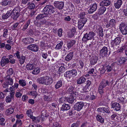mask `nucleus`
I'll use <instances>...</instances> for the list:
<instances>
[{"label":"nucleus","mask_w":127,"mask_h":127,"mask_svg":"<svg viewBox=\"0 0 127 127\" xmlns=\"http://www.w3.org/2000/svg\"><path fill=\"white\" fill-rule=\"evenodd\" d=\"M37 82L40 84L48 85L52 83L53 80L52 78L46 76L38 78L37 79Z\"/></svg>","instance_id":"1"},{"label":"nucleus","mask_w":127,"mask_h":127,"mask_svg":"<svg viewBox=\"0 0 127 127\" xmlns=\"http://www.w3.org/2000/svg\"><path fill=\"white\" fill-rule=\"evenodd\" d=\"M110 85V83L108 80L103 79L100 83L98 87V91L99 93L101 95L104 93V88L107 86H109Z\"/></svg>","instance_id":"2"},{"label":"nucleus","mask_w":127,"mask_h":127,"mask_svg":"<svg viewBox=\"0 0 127 127\" xmlns=\"http://www.w3.org/2000/svg\"><path fill=\"white\" fill-rule=\"evenodd\" d=\"M55 8L53 5H47L44 7L42 12L48 17L49 15L55 12Z\"/></svg>","instance_id":"3"},{"label":"nucleus","mask_w":127,"mask_h":127,"mask_svg":"<svg viewBox=\"0 0 127 127\" xmlns=\"http://www.w3.org/2000/svg\"><path fill=\"white\" fill-rule=\"evenodd\" d=\"M95 35V33L93 31H91L88 33L86 32L84 34L82 38V40L83 42H87L88 40L92 39L94 41L95 40L94 36Z\"/></svg>","instance_id":"4"},{"label":"nucleus","mask_w":127,"mask_h":127,"mask_svg":"<svg viewBox=\"0 0 127 127\" xmlns=\"http://www.w3.org/2000/svg\"><path fill=\"white\" fill-rule=\"evenodd\" d=\"M77 71L75 69H72L66 71L64 74V77L66 78L70 79L75 77L77 75Z\"/></svg>","instance_id":"5"},{"label":"nucleus","mask_w":127,"mask_h":127,"mask_svg":"<svg viewBox=\"0 0 127 127\" xmlns=\"http://www.w3.org/2000/svg\"><path fill=\"white\" fill-rule=\"evenodd\" d=\"M111 38L112 41L111 44L112 47L113 48H116L117 45H119L121 42V38L120 37H115L114 35H113Z\"/></svg>","instance_id":"6"},{"label":"nucleus","mask_w":127,"mask_h":127,"mask_svg":"<svg viewBox=\"0 0 127 127\" xmlns=\"http://www.w3.org/2000/svg\"><path fill=\"white\" fill-rule=\"evenodd\" d=\"M20 9L18 7H15L12 10L11 13L13 19L16 20L19 16L20 15Z\"/></svg>","instance_id":"7"},{"label":"nucleus","mask_w":127,"mask_h":127,"mask_svg":"<svg viewBox=\"0 0 127 127\" xmlns=\"http://www.w3.org/2000/svg\"><path fill=\"white\" fill-rule=\"evenodd\" d=\"M86 105V103L84 101L78 102L74 105L73 108L74 110L77 111H79Z\"/></svg>","instance_id":"8"},{"label":"nucleus","mask_w":127,"mask_h":127,"mask_svg":"<svg viewBox=\"0 0 127 127\" xmlns=\"http://www.w3.org/2000/svg\"><path fill=\"white\" fill-rule=\"evenodd\" d=\"M115 65H116V63L115 62L113 63L110 65L109 63L106 62L104 64V68L105 69H106L107 72H109L112 70L114 69Z\"/></svg>","instance_id":"9"},{"label":"nucleus","mask_w":127,"mask_h":127,"mask_svg":"<svg viewBox=\"0 0 127 127\" xmlns=\"http://www.w3.org/2000/svg\"><path fill=\"white\" fill-rule=\"evenodd\" d=\"M108 50L107 47L104 46L99 50V54L102 57H105L107 55H109L110 53V51L109 54H108Z\"/></svg>","instance_id":"10"},{"label":"nucleus","mask_w":127,"mask_h":127,"mask_svg":"<svg viewBox=\"0 0 127 127\" xmlns=\"http://www.w3.org/2000/svg\"><path fill=\"white\" fill-rule=\"evenodd\" d=\"M119 29L123 35L127 34V26L124 23L122 22L120 24Z\"/></svg>","instance_id":"11"},{"label":"nucleus","mask_w":127,"mask_h":127,"mask_svg":"<svg viewBox=\"0 0 127 127\" xmlns=\"http://www.w3.org/2000/svg\"><path fill=\"white\" fill-rule=\"evenodd\" d=\"M86 15V13L83 11L79 12L78 13V17L80 19V20L87 22V20L85 17Z\"/></svg>","instance_id":"12"},{"label":"nucleus","mask_w":127,"mask_h":127,"mask_svg":"<svg viewBox=\"0 0 127 127\" xmlns=\"http://www.w3.org/2000/svg\"><path fill=\"white\" fill-rule=\"evenodd\" d=\"M116 21L115 19H111L110 20L109 23H108L106 25V27L107 28L109 27H110L111 28L114 27L116 26Z\"/></svg>","instance_id":"13"},{"label":"nucleus","mask_w":127,"mask_h":127,"mask_svg":"<svg viewBox=\"0 0 127 127\" xmlns=\"http://www.w3.org/2000/svg\"><path fill=\"white\" fill-rule=\"evenodd\" d=\"M27 48V49L33 52L37 51L39 49L38 47L35 44H32L28 46Z\"/></svg>","instance_id":"14"},{"label":"nucleus","mask_w":127,"mask_h":127,"mask_svg":"<svg viewBox=\"0 0 127 127\" xmlns=\"http://www.w3.org/2000/svg\"><path fill=\"white\" fill-rule=\"evenodd\" d=\"M97 8V4L94 3L91 4L89 9L88 10V12L89 14H92L95 11Z\"/></svg>","instance_id":"15"},{"label":"nucleus","mask_w":127,"mask_h":127,"mask_svg":"<svg viewBox=\"0 0 127 127\" xmlns=\"http://www.w3.org/2000/svg\"><path fill=\"white\" fill-rule=\"evenodd\" d=\"M54 6L59 9L63 8L64 6V2H63L55 1L54 3Z\"/></svg>","instance_id":"16"},{"label":"nucleus","mask_w":127,"mask_h":127,"mask_svg":"<svg viewBox=\"0 0 127 127\" xmlns=\"http://www.w3.org/2000/svg\"><path fill=\"white\" fill-rule=\"evenodd\" d=\"M86 79L84 75L81 76L77 80V84L81 85L84 83L86 82Z\"/></svg>","instance_id":"17"},{"label":"nucleus","mask_w":127,"mask_h":127,"mask_svg":"<svg viewBox=\"0 0 127 127\" xmlns=\"http://www.w3.org/2000/svg\"><path fill=\"white\" fill-rule=\"evenodd\" d=\"M6 58V57L4 56L2 58L0 62V65L1 66L3 67L5 66L6 64L9 62L8 59Z\"/></svg>","instance_id":"18"},{"label":"nucleus","mask_w":127,"mask_h":127,"mask_svg":"<svg viewBox=\"0 0 127 127\" xmlns=\"http://www.w3.org/2000/svg\"><path fill=\"white\" fill-rule=\"evenodd\" d=\"M34 40L30 37L25 38L23 39V42L26 45L28 44L33 42Z\"/></svg>","instance_id":"19"},{"label":"nucleus","mask_w":127,"mask_h":127,"mask_svg":"<svg viewBox=\"0 0 127 127\" xmlns=\"http://www.w3.org/2000/svg\"><path fill=\"white\" fill-rule=\"evenodd\" d=\"M112 107L114 108V110L118 111L121 109L120 105L119 103L117 102H114L112 104Z\"/></svg>","instance_id":"20"},{"label":"nucleus","mask_w":127,"mask_h":127,"mask_svg":"<svg viewBox=\"0 0 127 127\" xmlns=\"http://www.w3.org/2000/svg\"><path fill=\"white\" fill-rule=\"evenodd\" d=\"M111 4V1L109 0H104L100 2L99 5L100 6H108Z\"/></svg>","instance_id":"21"},{"label":"nucleus","mask_w":127,"mask_h":127,"mask_svg":"<svg viewBox=\"0 0 127 127\" xmlns=\"http://www.w3.org/2000/svg\"><path fill=\"white\" fill-rule=\"evenodd\" d=\"M75 85H76V84L74 83H73L69 88L67 91L69 94L72 95H73L74 94V89L75 88Z\"/></svg>","instance_id":"22"},{"label":"nucleus","mask_w":127,"mask_h":127,"mask_svg":"<svg viewBox=\"0 0 127 127\" xmlns=\"http://www.w3.org/2000/svg\"><path fill=\"white\" fill-rule=\"evenodd\" d=\"M73 57V52H70L65 57V60L66 61H69L72 59Z\"/></svg>","instance_id":"23"},{"label":"nucleus","mask_w":127,"mask_h":127,"mask_svg":"<svg viewBox=\"0 0 127 127\" xmlns=\"http://www.w3.org/2000/svg\"><path fill=\"white\" fill-rule=\"evenodd\" d=\"M123 3V1L122 0H118L116 2L114 3V6L116 9H119Z\"/></svg>","instance_id":"24"},{"label":"nucleus","mask_w":127,"mask_h":127,"mask_svg":"<svg viewBox=\"0 0 127 127\" xmlns=\"http://www.w3.org/2000/svg\"><path fill=\"white\" fill-rule=\"evenodd\" d=\"M98 58L96 56H92L91 59L90 63L92 65H94L96 63Z\"/></svg>","instance_id":"25"},{"label":"nucleus","mask_w":127,"mask_h":127,"mask_svg":"<svg viewBox=\"0 0 127 127\" xmlns=\"http://www.w3.org/2000/svg\"><path fill=\"white\" fill-rule=\"evenodd\" d=\"M75 43L76 41L74 40H72L69 42H67L66 45L68 48V49H69L75 44Z\"/></svg>","instance_id":"26"},{"label":"nucleus","mask_w":127,"mask_h":127,"mask_svg":"<svg viewBox=\"0 0 127 127\" xmlns=\"http://www.w3.org/2000/svg\"><path fill=\"white\" fill-rule=\"evenodd\" d=\"M61 108L62 110L66 111L70 109V105L68 104L64 103L62 105Z\"/></svg>","instance_id":"27"},{"label":"nucleus","mask_w":127,"mask_h":127,"mask_svg":"<svg viewBox=\"0 0 127 127\" xmlns=\"http://www.w3.org/2000/svg\"><path fill=\"white\" fill-rule=\"evenodd\" d=\"M26 59V57L25 56L22 55L20 56L18 59V61L19 63L21 65H22L24 63L25 60Z\"/></svg>","instance_id":"28"},{"label":"nucleus","mask_w":127,"mask_h":127,"mask_svg":"<svg viewBox=\"0 0 127 127\" xmlns=\"http://www.w3.org/2000/svg\"><path fill=\"white\" fill-rule=\"evenodd\" d=\"M63 81L62 80H60L58 81L55 85V88L56 89L61 87L63 85Z\"/></svg>","instance_id":"29"},{"label":"nucleus","mask_w":127,"mask_h":127,"mask_svg":"<svg viewBox=\"0 0 127 127\" xmlns=\"http://www.w3.org/2000/svg\"><path fill=\"white\" fill-rule=\"evenodd\" d=\"M35 67V65L33 64L28 63L26 65V68L28 70H32Z\"/></svg>","instance_id":"30"},{"label":"nucleus","mask_w":127,"mask_h":127,"mask_svg":"<svg viewBox=\"0 0 127 127\" xmlns=\"http://www.w3.org/2000/svg\"><path fill=\"white\" fill-rule=\"evenodd\" d=\"M21 28L20 24L18 23H16L14 24L12 26V29L13 30H18Z\"/></svg>","instance_id":"31"},{"label":"nucleus","mask_w":127,"mask_h":127,"mask_svg":"<svg viewBox=\"0 0 127 127\" xmlns=\"http://www.w3.org/2000/svg\"><path fill=\"white\" fill-rule=\"evenodd\" d=\"M87 22L80 20L78 23V28L79 29L81 30L84 26V24Z\"/></svg>","instance_id":"32"},{"label":"nucleus","mask_w":127,"mask_h":127,"mask_svg":"<svg viewBox=\"0 0 127 127\" xmlns=\"http://www.w3.org/2000/svg\"><path fill=\"white\" fill-rule=\"evenodd\" d=\"M96 118L97 121L103 124L104 123V119L100 115L97 114Z\"/></svg>","instance_id":"33"},{"label":"nucleus","mask_w":127,"mask_h":127,"mask_svg":"<svg viewBox=\"0 0 127 127\" xmlns=\"http://www.w3.org/2000/svg\"><path fill=\"white\" fill-rule=\"evenodd\" d=\"M66 100L69 103L72 104L75 100V99L73 96H70L66 98Z\"/></svg>","instance_id":"34"},{"label":"nucleus","mask_w":127,"mask_h":127,"mask_svg":"<svg viewBox=\"0 0 127 127\" xmlns=\"http://www.w3.org/2000/svg\"><path fill=\"white\" fill-rule=\"evenodd\" d=\"M48 17L44 13L42 14L38 15L36 18V20H39L42 19L44 17Z\"/></svg>","instance_id":"35"},{"label":"nucleus","mask_w":127,"mask_h":127,"mask_svg":"<svg viewBox=\"0 0 127 127\" xmlns=\"http://www.w3.org/2000/svg\"><path fill=\"white\" fill-rule=\"evenodd\" d=\"M11 15V12L8 11L6 14H3L2 15V18L3 19H6Z\"/></svg>","instance_id":"36"},{"label":"nucleus","mask_w":127,"mask_h":127,"mask_svg":"<svg viewBox=\"0 0 127 127\" xmlns=\"http://www.w3.org/2000/svg\"><path fill=\"white\" fill-rule=\"evenodd\" d=\"M101 7H100L99 9L98 12L101 15L102 14H103L106 10V8L103 6H101Z\"/></svg>","instance_id":"37"},{"label":"nucleus","mask_w":127,"mask_h":127,"mask_svg":"<svg viewBox=\"0 0 127 127\" xmlns=\"http://www.w3.org/2000/svg\"><path fill=\"white\" fill-rule=\"evenodd\" d=\"M30 20L29 19L27 21L25 24L24 25L23 28L22 30L23 31H25L26 29L28 26L30 25Z\"/></svg>","instance_id":"38"},{"label":"nucleus","mask_w":127,"mask_h":127,"mask_svg":"<svg viewBox=\"0 0 127 127\" xmlns=\"http://www.w3.org/2000/svg\"><path fill=\"white\" fill-rule=\"evenodd\" d=\"M63 44V41H61L59 43L57 44L56 45L55 49L56 50H59L62 48Z\"/></svg>","instance_id":"39"},{"label":"nucleus","mask_w":127,"mask_h":127,"mask_svg":"<svg viewBox=\"0 0 127 127\" xmlns=\"http://www.w3.org/2000/svg\"><path fill=\"white\" fill-rule=\"evenodd\" d=\"M14 97L12 95L11 96L10 95L7 96L5 98V101L6 102L10 103L12 101V99H13Z\"/></svg>","instance_id":"40"},{"label":"nucleus","mask_w":127,"mask_h":127,"mask_svg":"<svg viewBox=\"0 0 127 127\" xmlns=\"http://www.w3.org/2000/svg\"><path fill=\"white\" fill-rule=\"evenodd\" d=\"M111 118L112 120L117 121L118 120L119 116L117 114H114L111 115Z\"/></svg>","instance_id":"41"},{"label":"nucleus","mask_w":127,"mask_h":127,"mask_svg":"<svg viewBox=\"0 0 127 127\" xmlns=\"http://www.w3.org/2000/svg\"><path fill=\"white\" fill-rule=\"evenodd\" d=\"M71 33L69 34L68 36L69 37H72L74 35L76 32V29L75 28H73L71 30Z\"/></svg>","instance_id":"42"},{"label":"nucleus","mask_w":127,"mask_h":127,"mask_svg":"<svg viewBox=\"0 0 127 127\" xmlns=\"http://www.w3.org/2000/svg\"><path fill=\"white\" fill-rule=\"evenodd\" d=\"M65 68L64 66H61L58 69L59 72V74L60 75L61 74L60 72L63 73L65 72Z\"/></svg>","instance_id":"43"},{"label":"nucleus","mask_w":127,"mask_h":127,"mask_svg":"<svg viewBox=\"0 0 127 127\" xmlns=\"http://www.w3.org/2000/svg\"><path fill=\"white\" fill-rule=\"evenodd\" d=\"M11 2V0H5L2 1L1 3V4L3 6H6L8 4H10Z\"/></svg>","instance_id":"44"},{"label":"nucleus","mask_w":127,"mask_h":127,"mask_svg":"<svg viewBox=\"0 0 127 127\" xmlns=\"http://www.w3.org/2000/svg\"><path fill=\"white\" fill-rule=\"evenodd\" d=\"M98 35L99 36L103 37V30L102 28L101 27L99 26L98 28Z\"/></svg>","instance_id":"45"},{"label":"nucleus","mask_w":127,"mask_h":127,"mask_svg":"<svg viewBox=\"0 0 127 127\" xmlns=\"http://www.w3.org/2000/svg\"><path fill=\"white\" fill-rule=\"evenodd\" d=\"M19 84L23 87L25 86L26 84V82L24 80H19Z\"/></svg>","instance_id":"46"},{"label":"nucleus","mask_w":127,"mask_h":127,"mask_svg":"<svg viewBox=\"0 0 127 127\" xmlns=\"http://www.w3.org/2000/svg\"><path fill=\"white\" fill-rule=\"evenodd\" d=\"M89 91V89L88 87L85 86L83 87L82 90L81 92L82 93H86Z\"/></svg>","instance_id":"47"},{"label":"nucleus","mask_w":127,"mask_h":127,"mask_svg":"<svg viewBox=\"0 0 127 127\" xmlns=\"http://www.w3.org/2000/svg\"><path fill=\"white\" fill-rule=\"evenodd\" d=\"M100 15L98 12H96L93 15L92 17L95 20H97L99 18V16Z\"/></svg>","instance_id":"48"},{"label":"nucleus","mask_w":127,"mask_h":127,"mask_svg":"<svg viewBox=\"0 0 127 127\" xmlns=\"http://www.w3.org/2000/svg\"><path fill=\"white\" fill-rule=\"evenodd\" d=\"M22 4L24 5L28 3L27 5H28L31 3V0H22Z\"/></svg>","instance_id":"49"},{"label":"nucleus","mask_w":127,"mask_h":127,"mask_svg":"<svg viewBox=\"0 0 127 127\" xmlns=\"http://www.w3.org/2000/svg\"><path fill=\"white\" fill-rule=\"evenodd\" d=\"M13 73V71L12 68H10L8 69L7 71V75L10 76Z\"/></svg>","instance_id":"50"},{"label":"nucleus","mask_w":127,"mask_h":127,"mask_svg":"<svg viewBox=\"0 0 127 127\" xmlns=\"http://www.w3.org/2000/svg\"><path fill=\"white\" fill-rule=\"evenodd\" d=\"M67 49V48H66L65 49V47H64V48H63L61 49V53L63 55H64L66 54L67 52L66 49Z\"/></svg>","instance_id":"51"},{"label":"nucleus","mask_w":127,"mask_h":127,"mask_svg":"<svg viewBox=\"0 0 127 127\" xmlns=\"http://www.w3.org/2000/svg\"><path fill=\"white\" fill-rule=\"evenodd\" d=\"M14 111V109L12 108H10L6 110V112L7 113L12 114Z\"/></svg>","instance_id":"52"},{"label":"nucleus","mask_w":127,"mask_h":127,"mask_svg":"<svg viewBox=\"0 0 127 127\" xmlns=\"http://www.w3.org/2000/svg\"><path fill=\"white\" fill-rule=\"evenodd\" d=\"M14 57H16L17 59L19 58L20 56V53L18 51H17L14 54Z\"/></svg>","instance_id":"53"},{"label":"nucleus","mask_w":127,"mask_h":127,"mask_svg":"<svg viewBox=\"0 0 127 127\" xmlns=\"http://www.w3.org/2000/svg\"><path fill=\"white\" fill-rule=\"evenodd\" d=\"M29 95L34 96L35 97L37 95V94L36 91H32L30 92Z\"/></svg>","instance_id":"54"},{"label":"nucleus","mask_w":127,"mask_h":127,"mask_svg":"<svg viewBox=\"0 0 127 127\" xmlns=\"http://www.w3.org/2000/svg\"><path fill=\"white\" fill-rule=\"evenodd\" d=\"M39 72L40 71L39 70L35 69L33 70L32 73L33 74L37 75Z\"/></svg>","instance_id":"55"},{"label":"nucleus","mask_w":127,"mask_h":127,"mask_svg":"<svg viewBox=\"0 0 127 127\" xmlns=\"http://www.w3.org/2000/svg\"><path fill=\"white\" fill-rule=\"evenodd\" d=\"M79 62L80 66H79V67L78 68H79L80 69H81L83 68L84 66V64L82 61H80Z\"/></svg>","instance_id":"56"},{"label":"nucleus","mask_w":127,"mask_h":127,"mask_svg":"<svg viewBox=\"0 0 127 127\" xmlns=\"http://www.w3.org/2000/svg\"><path fill=\"white\" fill-rule=\"evenodd\" d=\"M5 120L4 118H2L0 120V125L2 126H4L5 124Z\"/></svg>","instance_id":"57"},{"label":"nucleus","mask_w":127,"mask_h":127,"mask_svg":"<svg viewBox=\"0 0 127 127\" xmlns=\"http://www.w3.org/2000/svg\"><path fill=\"white\" fill-rule=\"evenodd\" d=\"M3 36L5 37H6L7 35V33L8 32V30L6 29H4L3 30Z\"/></svg>","instance_id":"58"},{"label":"nucleus","mask_w":127,"mask_h":127,"mask_svg":"<svg viewBox=\"0 0 127 127\" xmlns=\"http://www.w3.org/2000/svg\"><path fill=\"white\" fill-rule=\"evenodd\" d=\"M39 32L38 30L36 29L34 30L33 32V34H34V35L38 36L39 35Z\"/></svg>","instance_id":"59"},{"label":"nucleus","mask_w":127,"mask_h":127,"mask_svg":"<svg viewBox=\"0 0 127 127\" xmlns=\"http://www.w3.org/2000/svg\"><path fill=\"white\" fill-rule=\"evenodd\" d=\"M103 111L104 112H103L104 113L105 112L109 114L111 113V112L109 109L108 108L105 107H104Z\"/></svg>","instance_id":"60"},{"label":"nucleus","mask_w":127,"mask_h":127,"mask_svg":"<svg viewBox=\"0 0 127 127\" xmlns=\"http://www.w3.org/2000/svg\"><path fill=\"white\" fill-rule=\"evenodd\" d=\"M9 85V84L6 81L5 82L2 84L3 87L4 88H7L8 87Z\"/></svg>","instance_id":"61"},{"label":"nucleus","mask_w":127,"mask_h":127,"mask_svg":"<svg viewBox=\"0 0 127 127\" xmlns=\"http://www.w3.org/2000/svg\"><path fill=\"white\" fill-rule=\"evenodd\" d=\"M11 92L10 93V95L11 96V95L14 97V95L15 93V89H10Z\"/></svg>","instance_id":"62"},{"label":"nucleus","mask_w":127,"mask_h":127,"mask_svg":"<svg viewBox=\"0 0 127 127\" xmlns=\"http://www.w3.org/2000/svg\"><path fill=\"white\" fill-rule=\"evenodd\" d=\"M29 8L30 9H32L34 8L35 6V4L33 3H32L31 2V3L29 4Z\"/></svg>","instance_id":"63"},{"label":"nucleus","mask_w":127,"mask_h":127,"mask_svg":"<svg viewBox=\"0 0 127 127\" xmlns=\"http://www.w3.org/2000/svg\"><path fill=\"white\" fill-rule=\"evenodd\" d=\"M79 125V123L77 122L76 123H73L71 125V127H78Z\"/></svg>","instance_id":"64"}]
</instances>
